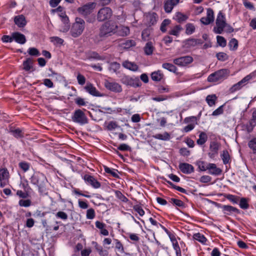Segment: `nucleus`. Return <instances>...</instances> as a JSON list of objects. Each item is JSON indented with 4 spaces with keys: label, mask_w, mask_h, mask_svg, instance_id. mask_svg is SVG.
Masks as SVG:
<instances>
[{
    "label": "nucleus",
    "mask_w": 256,
    "mask_h": 256,
    "mask_svg": "<svg viewBox=\"0 0 256 256\" xmlns=\"http://www.w3.org/2000/svg\"><path fill=\"white\" fill-rule=\"evenodd\" d=\"M85 27L84 20L82 18L76 17L70 26V34L72 38H78L83 33Z\"/></svg>",
    "instance_id": "1"
},
{
    "label": "nucleus",
    "mask_w": 256,
    "mask_h": 256,
    "mask_svg": "<svg viewBox=\"0 0 256 256\" xmlns=\"http://www.w3.org/2000/svg\"><path fill=\"white\" fill-rule=\"evenodd\" d=\"M30 180L32 184L38 188V191L40 192H43L46 184L48 182L44 174L40 172H34L30 178Z\"/></svg>",
    "instance_id": "2"
},
{
    "label": "nucleus",
    "mask_w": 256,
    "mask_h": 256,
    "mask_svg": "<svg viewBox=\"0 0 256 256\" xmlns=\"http://www.w3.org/2000/svg\"><path fill=\"white\" fill-rule=\"evenodd\" d=\"M118 26L116 23L112 22H108L104 23L100 28V37L108 35L110 36L116 34Z\"/></svg>",
    "instance_id": "3"
},
{
    "label": "nucleus",
    "mask_w": 256,
    "mask_h": 256,
    "mask_svg": "<svg viewBox=\"0 0 256 256\" xmlns=\"http://www.w3.org/2000/svg\"><path fill=\"white\" fill-rule=\"evenodd\" d=\"M226 26V19L224 14L220 11L217 15L216 20V26H214L213 31L215 34H221Z\"/></svg>",
    "instance_id": "4"
},
{
    "label": "nucleus",
    "mask_w": 256,
    "mask_h": 256,
    "mask_svg": "<svg viewBox=\"0 0 256 256\" xmlns=\"http://www.w3.org/2000/svg\"><path fill=\"white\" fill-rule=\"evenodd\" d=\"M256 77V70L250 73L249 74L244 78L241 80L234 84L230 88L232 92H235L240 90L244 85H246L250 80Z\"/></svg>",
    "instance_id": "5"
},
{
    "label": "nucleus",
    "mask_w": 256,
    "mask_h": 256,
    "mask_svg": "<svg viewBox=\"0 0 256 256\" xmlns=\"http://www.w3.org/2000/svg\"><path fill=\"white\" fill-rule=\"evenodd\" d=\"M72 120L80 125H84L88 123V119L84 113L80 109L76 110L72 116Z\"/></svg>",
    "instance_id": "6"
},
{
    "label": "nucleus",
    "mask_w": 256,
    "mask_h": 256,
    "mask_svg": "<svg viewBox=\"0 0 256 256\" xmlns=\"http://www.w3.org/2000/svg\"><path fill=\"white\" fill-rule=\"evenodd\" d=\"M104 86L106 90L115 93H120L122 91L121 85L112 79L105 80Z\"/></svg>",
    "instance_id": "7"
},
{
    "label": "nucleus",
    "mask_w": 256,
    "mask_h": 256,
    "mask_svg": "<svg viewBox=\"0 0 256 256\" xmlns=\"http://www.w3.org/2000/svg\"><path fill=\"white\" fill-rule=\"evenodd\" d=\"M228 74L226 69H222L210 74L208 78V81L210 82H216L224 78Z\"/></svg>",
    "instance_id": "8"
},
{
    "label": "nucleus",
    "mask_w": 256,
    "mask_h": 256,
    "mask_svg": "<svg viewBox=\"0 0 256 256\" xmlns=\"http://www.w3.org/2000/svg\"><path fill=\"white\" fill-rule=\"evenodd\" d=\"M184 122L188 124L183 128L182 131L188 132L194 130L196 126L198 124V118L194 116L186 117L184 118Z\"/></svg>",
    "instance_id": "9"
},
{
    "label": "nucleus",
    "mask_w": 256,
    "mask_h": 256,
    "mask_svg": "<svg viewBox=\"0 0 256 256\" xmlns=\"http://www.w3.org/2000/svg\"><path fill=\"white\" fill-rule=\"evenodd\" d=\"M112 14L111 8L104 7L99 10L98 12L97 18L100 22H102L110 18Z\"/></svg>",
    "instance_id": "10"
},
{
    "label": "nucleus",
    "mask_w": 256,
    "mask_h": 256,
    "mask_svg": "<svg viewBox=\"0 0 256 256\" xmlns=\"http://www.w3.org/2000/svg\"><path fill=\"white\" fill-rule=\"evenodd\" d=\"M10 173L6 168H0V187L4 188L9 184Z\"/></svg>",
    "instance_id": "11"
},
{
    "label": "nucleus",
    "mask_w": 256,
    "mask_h": 256,
    "mask_svg": "<svg viewBox=\"0 0 256 256\" xmlns=\"http://www.w3.org/2000/svg\"><path fill=\"white\" fill-rule=\"evenodd\" d=\"M121 81L125 85L134 88L139 87L141 86V82L138 78H132L129 76H125L122 78Z\"/></svg>",
    "instance_id": "12"
},
{
    "label": "nucleus",
    "mask_w": 256,
    "mask_h": 256,
    "mask_svg": "<svg viewBox=\"0 0 256 256\" xmlns=\"http://www.w3.org/2000/svg\"><path fill=\"white\" fill-rule=\"evenodd\" d=\"M193 60V58L190 56H184L174 59L173 62L180 67H185L191 64Z\"/></svg>",
    "instance_id": "13"
},
{
    "label": "nucleus",
    "mask_w": 256,
    "mask_h": 256,
    "mask_svg": "<svg viewBox=\"0 0 256 256\" xmlns=\"http://www.w3.org/2000/svg\"><path fill=\"white\" fill-rule=\"evenodd\" d=\"M96 4L94 2H88L78 8V12L80 14L86 16L90 14L95 8Z\"/></svg>",
    "instance_id": "14"
},
{
    "label": "nucleus",
    "mask_w": 256,
    "mask_h": 256,
    "mask_svg": "<svg viewBox=\"0 0 256 256\" xmlns=\"http://www.w3.org/2000/svg\"><path fill=\"white\" fill-rule=\"evenodd\" d=\"M85 182L94 188H98L100 187V183L98 182L93 176L89 174H85L82 177Z\"/></svg>",
    "instance_id": "15"
},
{
    "label": "nucleus",
    "mask_w": 256,
    "mask_h": 256,
    "mask_svg": "<svg viewBox=\"0 0 256 256\" xmlns=\"http://www.w3.org/2000/svg\"><path fill=\"white\" fill-rule=\"evenodd\" d=\"M200 22L204 24L208 25L214 21V10L210 8H208L206 10V16L202 17L200 20Z\"/></svg>",
    "instance_id": "16"
},
{
    "label": "nucleus",
    "mask_w": 256,
    "mask_h": 256,
    "mask_svg": "<svg viewBox=\"0 0 256 256\" xmlns=\"http://www.w3.org/2000/svg\"><path fill=\"white\" fill-rule=\"evenodd\" d=\"M84 90L89 94L94 96L102 97L104 96V94L100 93L91 83H87L84 86Z\"/></svg>",
    "instance_id": "17"
},
{
    "label": "nucleus",
    "mask_w": 256,
    "mask_h": 256,
    "mask_svg": "<svg viewBox=\"0 0 256 256\" xmlns=\"http://www.w3.org/2000/svg\"><path fill=\"white\" fill-rule=\"evenodd\" d=\"M220 148V144L216 142H212L210 145V152L208 154V156L211 158H214L218 154Z\"/></svg>",
    "instance_id": "18"
},
{
    "label": "nucleus",
    "mask_w": 256,
    "mask_h": 256,
    "mask_svg": "<svg viewBox=\"0 0 256 256\" xmlns=\"http://www.w3.org/2000/svg\"><path fill=\"white\" fill-rule=\"evenodd\" d=\"M144 18L146 24L150 26L156 24L158 17L156 13L152 12L146 14Z\"/></svg>",
    "instance_id": "19"
},
{
    "label": "nucleus",
    "mask_w": 256,
    "mask_h": 256,
    "mask_svg": "<svg viewBox=\"0 0 256 256\" xmlns=\"http://www.w3.org/2000/svg\"><path fill=\"white\" fill-rule=\"evenodd\" d=\"M179 168L184 174H190L194 172V167L190 164L183 162L179 164Z\"/></svg>",
    "instance_id": "20"
},
{
    "label": "nucleus",
    "mask_w": 256,
    "mask_h": 256,
    "mask_svg": "<svg viewBox=\"0 0 256 256\" xmlns=\"http://www.w3.org/2000/svg\"><path fill=\"white\" fill-rule=\"evenodd\" d=\"M207 170L208 173L213 176H219L222 172V170L216 166L215 164L208 163L207 164Z\"/></svg>",
    "instance_id": "21"
},
{
    "label": "nucleus",
    "mask_w": 256,
    "mask_h": 256,
    "mask_svg": "<svg viewBox=\"0 0 256 256\" xmlns=\"http://www.w3.org/2000/svg\"><path fill=\"white\" fill-rule=\"evenodd\" d=\"M180 0H167L164 4V9L166 12L170 13L172 12L174 6L176 5Z\"/></svg>",
    "instance_id": "22"
},
{
    "label": "nucleus",
    "mask_w": 256,
    "mask_h": 256,
    "mask_svg": "<svg viewBox=\"0 0 256 256\" xmlns=\"http://www.w3.org/2000/svg\"><path fill=\"white\" fill-rule=\"evenodd\" d=\"M14 22L18 28H24L27 23L25 16L22 14L16 16L14 18Z\"/></svg>",
    "instance_id": "23"
},
{
    "label": "nucleus",
    "mask_w": 256,
    "mask_h": 256,
    "mask_svg": "<svg viewBox=\"0 0 256 256\" xmlns=\"http://www.w3.org/2000/svg\"><path fill=\"white\" fill-rule=\"evenodd\" d=\"M14 40L18 44H23L26 42V38L24 34L18 32H14L12 34Z\"/></svg>",
    "instance_id": "24"
},
{
    "label": "nucleus",
    "mask_w": 256,
    "mask_h": 256,
    "mask_svg": "<svg viewBox=\"0 0 256 256\" xmlns=\"http://www.w3.org/2000/svg\"><path fill=\"white\" fill-rule=\"evenodd\" d=\"M222 210L224 214L227 215H230L234 213H239V210L234 206L228 205H224L222 207Z\"/></svg>",
    "instance_id": "25"
},
{
    "label": "nucleus",
    "mask_w": 256,
    "mask_h": 256,
    "mask_svg": "<svg viewBox=\"0 0 256 256\" xmlns=\"http://www.w3.org/2000/svg\"><path fill=\"white\" fill-rule=\"evenodd\" d=\"M122 66L124 68L132 72H136L138 70V66L136 64L128 60L124 61L122 64Z\"/></svg>",
    "instance_id": "26"
},
{
    "label": "nucleus",
    "mask_w": 256,
    "mask_h": 256,
    "mask_svg": "<svg viewBox=\"0 0 256 256\" xmlns=\"http://www.w3.org/2000/svg\"><path fill=\"white\" fill-rule=\"evenodd\" d=\"M144 53L146 56H151L152 54L154 47L153 43L150 42H148L144 47Z\"/></svg>",
    "instance_id": "27"
},
{
    "label": "nucleus",
    "mask_w": 256,
    "mask_h": 256,
    "mask_svg": "<svg viewBox=\"0 0 256 256\" xmlns=\"http://www.w3.org/2000/svg\"><path fill=\"white\" fill-rule=\"evenodd\" d=\"M24 70L26 72L33 71V61L31 58H27L23 62Z\"/></svg>",
    "instance_id": "28"
},
{
    "label": "nucleus",
    "mask_w": 256,
    "mask_h": 256,
    "mask_svg": "<svg viewBox=\"0 0 256 256\" xmlns=\"http://www.w3.org/2000/svg\"><path fill=\"white\" fill-rule=\"evenodd\" d=\"M184 43L187 47H193L202 44V42L200 39L189 38L186 40Z\"/></svg>",
    "instance_id": "29"
},
{
    "label": "nucleus",
    "mask_w": 256,
    "mask_h": 256,
    "mask_svg": "<svg viewBox=\"0 0 256 256\" xmlns=\"http://www.w3.org/2000/svg\"><path fill=\"white\" fill-rule=\"evenodd\" d=\"M182 30V28L180 25H176L171 28V29L168 32V34L176 36V37H178L179 36Z\"/></svg>",
    "instance_id": "30"
},
{
    "label": "nucleus",
    "mask_w": 256,
    "mask_h": 256,
    "mask_svg": "<svg viewBox=\"0 0 256 256\" xmlns=\"http://www.w3.org/2000/svg\"><path fill=\"white\" fill-rule=\"evenodd\" d=\"M116 34L120 36H126L130 33V29L128 26H118V28L116 30Z\"/></svg>",
    "instance_id": "31"
},
{
    "label": "nucleus",
    "mask_w": 256,
    "mask_h": 256,
    "mask_svg": "<svg viewBox=\"0 0 256 256\" xmlns=\"http://www.w3.org/2000/svg\"><path fill=\"white\" fill-rule=\"evenodd\" d=\"M198 137V138L196 140V143L198 145H204L208 140V136L205 132H200Z\"/></svg>",
    "instance_id": "32"
},
{
    "label": "nucleus",
    "mask_w": 256,
    "mask_h": 256,
    "mask_svg": "<svg viewBox=\"0 0 256 256\" xmlns=\"http://www.w3.org/2000/svg\"><path fill=\"white\" fill-rule=\"evenodd\" d=\"M155 139L167 141L170 138V136L168 132H164L163 134H157L153 136Z\"/></svg>",
    "instance_id": "33"
},
{
    "label": "nucleus",
    "mask_w": 256,
    "mask_h": 256,
    "mask_svg": "<svg viewBox=\"0 0 256 256\" xmlns=\"http://www.w3.org/2000/svg\"><path fill=\"white\" fill-rule=\"evenodd\" d=\"M164 77V74L160 70L154 72L151 74V78L154 82L160 81Z\"/></svg>",
    "instance_id": "34"
},
{
    "label": "nucleus",
    "mask_w": 256,
    "mask_h": 256,
    "mask_svg": "<svg viewBox=\"0 0 256 256\" xmlns=\"http://www.w3.org/2000/svg\"><path fill=\"white\" fill-rule=\"evenodd\" d=\"M104 168L106 173L110 174L113 177L115 178L120 177L119 172L117 170L108 168L107 166H104Z\"/></svg>",
    "instance_id": "35"
},
{
    "label": "nucleus",
    "mask_w": 256,
    "mask_h": 256,
    "mask_svg": "<svg viewBox=\"0 0 256 256\" xmlns=\"http://www.w3.org/2000/svg\"><path fill=\"white\" fill-rule=\"evenodd\" d=\"M188 18V16L182 12H176L174 19L178 22L181 23L186 20Z\"/></svg>",
    "instance_id": "36"
},
{
    "label": "nucleus",
    "mask_w": 256,
    "mask_h": 256,
    "mask_svg": "<svg viewBox=\"0 0 256 256\" xmlns=\"http://www.w3.org/2000/svg\"><path fill=\"white\" fill-rule=\"evenodd\" d=\"M238 40L235 38H232L228 44V46L229 47L230 50L232 51H235L238 48Z\"/></svg>",
    "instance_id": "37"
},
{
    "label": "nucleus",
    "mask_w": 256,
    "mask_h": 256,
    "mask_svg": "<svg viewBox=\"0 0 256 256\" xmlns=\"http://www.w3.org/2000/svg\"><path fill=\"white\" fill-rule=\"evenodd\" d=\"M162 67L168 70L170 72H172L174 73L176 72L177 70H178V68L174 65L173 64H170V63H168V62L164 63L162 64Z\"/></svg>",
    "instance_id": "38"
},
{
    "label": "nucleus",
    "mask_w": 256,
    "mask_h": 256,
    "mask_svg": "<svg viewBox=\"0 0 256 256\" xmlns=\"http://www.w3.org/2000/svg\"><path fill=\"white\" fill-rule=\"evenodd\" d=\"M216 99V94H211L206 96V100L210 106H212L215 104Z\"/></svg>",
    "instance_id": "39"
},
{
    "label": "nucleus",
    "mask_w": 256,
    "mask_h": 256,
    "mask_svg": "<svg viewBox=\"0 0 256 256\" xmlns=\"http://www.w3.org/2000/svg\"><path fill=\"white\" fill-rule=\"evenodd\" d=\"M220 156L222 160L223 163L224 164H226L230 162V156L227 150H224L220 154Z\"/></svg>",
    "instance_id": "40"
},
{
    "label": "nucleus",
    "mask_w": 256,
    "mask_h": 256,
    "mask_svg": "<svg viewBox=\"0 0 256 256\" xmlns=\"http://www.w3.org/2000/svg\"><path fill=\"white\" fill-rule=\"evenodd\" d=\"M122 46L125 49H128L136 45V42L132 40H127L121 43Z\"/></svg>",
    "instance_id": "41"
},
{
    "label": "nucleus",
    "mask_w": 256,
    "mask_h": 256,
    "mask_svg": "<svg viewBox=\"0 0 256 256\" xmlns=\"http://www.w3.org/2000/svg\"><path fill=\"white\" fill-rule=\"evenodd\" d=\"M150 28H146L142 32V38L144 41H148L150 39Z\"/></svg>",
    "instance_id": "42"
},
{
    "label": "nucleus",
    "mask_w": 256,
    "mask_h": 256,
    "mask_svg": "<svg viewBox=\"0 0 256 256\" xmlns=\"http://www.w3.org/2000/svg\"><path fill=\"white\" fill-rule=\"evenodd\" d=\"M196 30V28L193 24L188 23L186 25V34L187 35L192 34Z\"/></svg>",
    "instance_id": "43"
},
{
    "label": "nucleus",
    "mask_w": 256,
    "mask_h": 256,
    "mask_svg": "<svg viewBox=\"0 0 256 256\" xmlns=\"http://www.w3.org/2000/svg\"><path fill=\"white\" fill-rule=\"evenodd\" d=\"M194 238L203 244H205L207 240L204 236L200 233L195 234L194 235Z\"/></svg>",
    "instance_id": "44"
},
{
    "label": "nucleus",
    "mask_w": 256,
    "mask_h": 256,
    "mask_svg": "<svg viewBox=\"0 0 256 256\" xmlns=\"http://www.w3.org/2000/svg\"><path fill=\"white\" fill-rule=\"evenodd\" d=\"M20 187L23 189L24 191L30 192V190H31L30 187L28 184V181L26 179H24L20 181Z\"/></svg>",
    "instance_id": "45"
},
{
    "label": "nucleus",
    "mask_w": 256,
    "mask_h": 256,
    "mask_svg": "<svg viewBox=\"0 0 256 256\" xmlns=\"http://www.w3.org/2000/svg\"><path fill=\"white\" fill-rule=\"evenodd\" d=\"M114 194L122 202H127L128 201V199L124 196L121 192L119 190H115Z\"/></svg>",
    "instance_id": "46"
},
{
    "label": "nucleus",
    "mask_w": 256,
    "mask_h": 256,
    "mask_svg": "<svg viewBox=\"0 0 256 256\" xmlns=\"http://www.w3.org/2000/svg\"><path fill=\"white\" fill-rule=\"evenodd\" d=\"M18 166L24 172H25L30 169V164L26 162L22 161L18 163Z\"/></svg>",
    "instance_id": "47"
},
{
    "label": "nucleus",
    "mask_w": 256,
    "mask_h": 256,
    "mask_svg": "<svg viewBox=\"0 0 256 256\" xmlns=\"http://www.w3.org/2000/svg\"><path fill=\"white\" fill-rule=\"evenodd\" d=\"M216 57L218 60L224 62L228 59V56L224 52H220L216 54Z\"/></svg>",
    "instance_id": "48"
},
{
    "label": "nucleus",
    "mask_w": 256,
    "mask_h": 256,
    "mask_svg": "<svg viewBox=\"0 0 256 256\" xmlns=\"http://www.w3.org/2000/svg\"><path fill=\"white\" fill-rule=\"evenodd\" d=\"M239 206L243 210L248 209L249 207V204L247 199L244 198H241L240 201Z\"/></svg>",
    "instance_id": "49"
},
{
    "label": "nucleus",
    "mask_w": 256,
    "mask_h": 256,
    "mask_svg": "<svg viewBox=\"0 0 256 256\" xmlns=\"http://www.w3.org/2000/svg\"><path fill=\"white\" fill-rule=\"evenodd\" d=\"M217 43L219 46L224 48L226 45V40L224 37L220 36H216Z\"/></svg>",
    "instance_id": "50"
},
{
    "label": "nucleus",
    "mask_w": 256,
    "mask_h": 256,
    "mask_svg": "<svg viewBox=\"0 0 256 256\" xmlns=\"http://www.w3.org/2000/svg\"><path fill=\"white\" fill-rule=\"evenodd\" d=\"M29 55L31 56H38L40 55L38 50L35 48H30L27 51Z\"/></svg>",
    "instance_id": "51"
},
{
    "label": "nucleus",
    "mask_w": 256,
    "mask_h": 256,
    "mask_svg": "<svg viewBox=\"0 0 256 256\" xmlns=\"http://www.w3.org/2000/svg\"><path fill=\"white\" fill-rule=\"evenodd\" d=\"M120 67V65L117 62H113L110 64L109 69L114 72H116Z\"/></svg>",
    "instance_id": "52"
},
{
    "label": "nucleus",
    "mask_w": 256,
    "mask_h": 256,
    "mask_svg": "<svg viewBox=\"0 0 256 256\" xmlns=\"http://www.w3.org/2000/svg\"><path fill=\"white\" fill-rule=\"evenodd\" d=\"M50 42H52L54 44H60L62 45L63 44L64 40L63 39L58 37V36H52L50 38Z\"/></svg>",
    "instance_id": "53"
},
{
    "label": "nucleus",
    "mask_w": 256,
    "mask_h": 256,
    "mask_svg": "<svg viewBox=\"0 0 256 256\" xmlns=\"http://www.w3.org/2000/svg\"><path fill=\"white\" fill-rule=\"evenodd\" d=\"M32 204V202L30 200H20L18 202V204L20 206L27 208L30 206Z\"/></svg>",
    "instance_id": "54"
},
{
    "label": "nucleus",
    "mask_w": 256,
    "mask_h": 256,
    "mask_svg": "<svg viewBox=\"0 0 256 256\" xmlns=\"http://www.w3.org/2000/svg\"><path fill=\"white\" fill-rule=\"evenodd\" d=\"M96 216L94 210L92 208H89L86 211V218L88 220H92Z\"/></svg>",
    "instance_id": "55"
},
{
    "label": "nucleus",
    "mask_w": 256,
    "mask_h": 256,
    "mask_svg": "<svg viewBox=\"0 0 256 256\" xmlns=\"http://www.w3.org/2000/svg\"><path fill=\"white\" fill-rule=\"evenodd\" d=\"M170 20L168 19L164 20L161 24L160 30L162 32L166 31V27L170 24Z\"/></svg>",
    "instance_id": "56"
},
{
    "label": "nucleus",
    "mask_w": 256,
    "mask_h": 256,
    "mask_svg": "<svg viewBox=\"0 0 256 256\" xmlns=\"http://www.w3.org/2000/svg\"><path fill=\"white\" fill-rule=\"evenodd\" d=\"M118 127L117 123L114 121L110 122L106 126V128L108 130H114Z\"/></svg>",
    "instance_id": "57"
},
{
    "label": "nucleus",
    "mask_w": 256,
    "mask_h": 256,
    "mask_svg": "<svg viewBox=\"0 0 256 256\" xmlns=\"http://www.w3.org/2000/svg\"><path fill=\"white\" fill-rule=\"evenodd\" d=\"M28 191H22V190H18L16 195L22 198H26L29 196Z\"/></svg>",
    "instance_id": "58"
},
{
    "label": "nucleus",
    "mask_w": 256,
    "mask_h": 256,
    "mask_svg": "<svg viewBox=\"0 0 256 256\" xmlns=\"http://www.w3.org/2000/svg\"><path fill=\"white\" fill-rule=\"evenodd\" d=\"M12 134L16 138H20L23 136L22 130L19 128H16L10 131Z\"/></svg>",
    "instance_id": "59"
},
{
    "label": "nucleus",
    "mask_w": 256,
    "mask_h": 256,
    "mask_svg": "<svg viewBox=\"0 0 256 256\" xmlns=\"http://www.w3.org/2000/svg\"><path fill=\"white\" fill-rule=\"evenodd\" d=\"M196 165L198 166L200 171H206L207 170V164L206 165V163L204 161H198L196 162Z\"/></svg>",
    "instance_id": "60"
},
{
    "label": "nucleus",
    "mask_w": 256,
    "mask_h": 256,
    "mask_svg": "<svg viewBox=\"0 0 256 256\" xmlns=\"http://www.w3.org/2000/svg\"><path fill=\"white\" fill-rule=\"evenodd\" d=\"M248 146L252 150L253 152L256 154V138H253L249 142Z\"/></svg>",
    "instance_id": "61"
},
{
    "label": "nucleus",
    "mask_w": 256,
    "mask_h": 256,
    "mask_svg": "<svg viewBox=\"0 0 256 256\" xmlns=\"http://www.w3.org/2000/svg\"><path fill=\"white\" fill-rule=\"evenodd\" d=\"M56 216L57 218L64 220H67L68 218V214L65 212L62 211L58 212L56 214Z\"/></svg>",
    "instance_id": "62"
},
{
    "label": "nucleus",
    "mask_w": 256,
    "mask_h": 256,
    "mask_svg": "<svg viewBox=\"0 0 256 256\" xmlns=\"http://www.w3.org/2000/svg\"><path fill=\"white\" fill-rule=\"evenodd\" d=\"M170 202L178 206L183 207L184 206V202L180 200L172 198L170 200Z\"/></svg>",
    "instance_id": "63"
},
{
    "label": "nucleus",
    "mask_w": 256,
    "mask_h": 256,
    "mask_svg": "<svg viewBox=\"0 0 256 256\" xmlns=\"http://www.w3.org/2000/svg\"><path fill=\"white\" fill-rule=\"evenodd\" d=\"M134 210L141 216H142L145 214V212L142 208V206L139 205L134 206Z\"/></svg>",
    "instance_id": "64"
}]
</instances>
